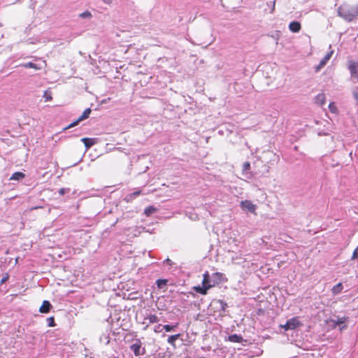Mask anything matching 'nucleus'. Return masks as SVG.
<instances>
[{"mask_svg":"<svg viewBox=\"0 0 358 358\" xmlns=\"http://www.w3.org/2000/svg\"><path fill=\"white\" fill-rule=\"evenodd\" d=\"M338 13L344 20L350 22L358 15V6L343 3L339 6Z\"/></svg>","mask_w":358,"mask_h":358,"instance_id":"1","label":"nucleus"},{"mask_svg":"<svg viewBox=\"0 0 358 358\" xmlns=\"http://www.w3.org/2000/svg\"><path fill=\"white\" fill-rule=\"evenodd\" d=\"M92 110L90 108H86L83 114L74 122L68 125L64 129H68L78 125L81 121L86 120L89 117Z\"/></svg>","mask_w":358,"mask_h":358,"instance_id":"2","label":"nucleus"},{"mask_svg":"<svg viewBox=\"0 0 358 358\" xmlns=\"http://www.w3.org/2000/svg\"><path fill=\"white\" fill-rule=\"evenodd\" d=\"M348 68L350 71L351 77L358 80V62L349 60Z\"/></svg>","mask_w":358,"mask_h":358,"instance_id":"3","label":"nucleus"},{"mask_svg":"<svg viewBox=\"0 0 358 358\" xmlns=\"http://www.w3.org/2000/svg\"><path fill=\"white\" fill-rule=\"evenodd\" d=\"M240 206L243 210H246L253 214H256L257 206L250 200L242 201Z\"/></svg>","mask_w":358,"mask_h":358,"instance_id":"4","label":"nucleus"},{"mask_svg":"<svg viewBox=\"0 0 358 358\" xmlns=\"http://www.w3.org/2000/svg\"><path fill=\"white\" fill-rule=\"evenodd\" d=\"M287 326H289V327L291 329H294L301 325V323L300 322L298 317H292V318L288 320L287 321Z\"/></svg>","mask_w":358,"mask_h":358,"instance_id":"5","label":"nucleus"},{"mask_svg":"<svg viewBox=\"0 0 358 358\" xmlns=\"http://www.w3.org/2000/svg\"><path fill=\"white\" fill-rule=\"evenodd\" d=\"M214 286V284H208V286H195L193 287L194 290H195L196 292L201 294L203 295H206L207 294L208 289L213 287Z\"/></svg>","mask_w":358,"mask_h":358,"instance_id":"6","label":"nucleus"},{"mask_svg":"<svg viewBox=\"0 0 358 358\" xmlns=\"http://www.w3.org/2000/svg\"><path fill=\"white\" fill-rule=\"evenodd\" d=\"M51 308V303L48 301L45 300L43 301L42 305L39 308V312L41 313H48L50 312Z\"/></svg>","mask_w":358,"mask_h":358,"instance_id":"7","label":"nucleus"},{"mask_svg":"<svg viewBox=\"0 0 358 358\" xmlns=\"http://www.w3.org/2000/svg\"><path fill=\"white\" fill-rule=\"evenodd\" d=\"M141 342L140 340H137L135 343L131 345V350L134 352L136 356H139L141 353Z\"/></svg>","mask_w":358,"mask_h":358,"instance_id":"8","label":"nucleus"},{"mask_svg":"<svg viewBox=\"0 0 358 358\" xmlns=\"http://www.w3.org/2000/svg\"><path fill=\"white\" fill-rule=\"evenodd\" d=\"M289 30L293 33L299 32L301 29V25L300 22L296 21L291 22L289 24Z\"/></svg>","mask_w":358,"mask_h":358,"instance_id":"9","label":"nucleus"},{"mask_svg":"<svg viewBox=\"0 0 358 358\" xmlns=\"http://www.w3.org/2000/svg\"><path fill=\"white\" fill-rule=\"evenodd\" d=\"M315 103H317L320 106L324 105L326 102V96H325L324 94L322 93V94H317L315 98Z\"/></svg>","mask_w":358,"mask_h":358,"instance_id":"10","label":"nucleus"},{"mask_svg":"<svg viewBox=\"0 0 358 358\" xmlns=\"http://www.w3.org/2000/svg\"><path fill=\"white\" fill-rule=\"evenodd\" d=\"M21 66L25 68V69H34L35 70H40L41 69V67L38 66L36 64L33 62H27L20 64Z\"/></svg>","mask_w":358,"mask_h":358,"instance_id":"11","label":"nucleus"},{"mask_svg":"<svg viewBox=\"0 0 358 358\" xmlns=\"http://www.w3.org/2000/svg\"><path fill=\"white\" fill-rule=\"evenodd\" d=\"M228 340L232 343H241L243 338L241 336L237 334H232L228 337Z\"/></svg>","mask_w":358,"mask_h":358,"instance_id":"12","label":"nucleus"},{"mask_svg":"<svg viewBox=\"0 0 358 358\" xmlns=\"http://www.w3.org/2000/svg\"><path fill=\"white\" fill-rule=\"evenodd\" d=\"M81 141L83 142L87 149L91 148L95 143V141L93 138H83Z\"/></svg>","mask_w":358,"mask_h":358,"instance_id":"13","label":"nucleus"},{"mask_svg":"<svg viewBox=\"0 0 358 358\" xmlns=\"http://www.w3.org/2000/svg\"><path fill=\"white\" fill-rule=\"evenodd\" d=\"M25 178V174L22 172H15L10 178L11 180H20Z\"/></svg>","mask_w":358,"mask_h":358,"instance_id":"14","label":"nucleus"},{"mask_svg":"<svg viewBox=\"0 0 358 358\" xmlns=\"http://www.w3.org/2000/svg\"><path fill=\"white\" fill-rule=\"evenodd\" d=\"M343 288V284L341 282H338V284H336V285H334L332 287L331 292L334 295H336L342 292Z\"/></svg>","mask_w":358,"mask_h":358,"instance_id":"15","label":"nucleus"},{"mask_svg":"<svg viewBox=\"0 0 358 358\" xmlns=\"http://www.w3.org/2000/svg\"><path fill=\"white\" fill-rule=\"evenodd\" d=\"M213 278H214V281H215V282L213 284L214 285L218 284L221 281H222V280L224 278V274L222 273H220V272H216L213 274Z\"/></svg>","mask_w":358,"mask_h":358,"instance_id":"16","label":"nucleus"},{"mask_svg":"<svg viewBox=\"0 0 358 358\" xmlns=\"http://www.w3.org/2000/svg\"><path fill=\"white\" fill-rule=\"evenodd\" d=\"M180 336V334L170 336L168 338V343L171 344L174 348H176V341L178 340Z\"/></svg>","mask_w":358,"mask_h":358,"instance_id":"17","label":"nucleus"},{"mask_svg":"<svg viewBox=\"0 0 358 358\" xmlns=\"http://www.w3.org/2000/svg\"><path fill=\"white\" fill-rule=\"evenodd\" d=\"M208 284H210V275H209L208 272L206 271L203 275L202 285L208 286Z\"/></svg>","mask_w":358,"mask_h":358,"instance_id":"18","label":"nucleus"},{"mask_svg":"<svg viewBox=\"0 0 358 358\" xmlns=\"http://www.w3.org/2000/svg\"><path fill=\"white\" fill-rule=\"evenodd\" d=\"M328 62V61L324 57L319 63L317 66H315V71L318 72L322 69Z\"/></svg>","mask_w":358,"mask_h":358,"instance_id":"19","label":"nucleus"},{"mask_svg":"<svg viewBox=\"0 0 358 358\" xmlns=\"http://www.w3.org/2000/svg\"><path fill=\"white\" fill-rule=\"evenodd\" d=\"M43 98L45 101H50L52 100V92L50 90H47L43 92Z\"/></svg>","mask_w":358,"mask_h":358,"instance_id":"20","label":"nucleus"},{"mask_svg":"<svg viewBox=\"0 0 358 358\" xmlns=\"http://www.w3.org/2000/svg\"><path fill=\"white\" fill-rule=\"evenodd\" d=\"M141 194V190H138V191H136L131 194H129L127 196V200L128 201H131L133 200L134 199H135L136 196H139L140 194Z\"/></svg>","mask_w":358,"mask_h":358,"instance_id":"21","label":"nucleus"},{"mask_svg":"<svg viewBox=\"0 0 358 358\" xmlns=\"http://www.w3.org/2000/svg\"><path fill=\"white\" fill-rule=\"evenodd\" d=\"M157 211L156 208L154 206H148L144 210V213L146 216H150V215L153 214Z\"/></svg>","mask_w":358,"mask_h":358,"instance_id":"22","label":"nucleus"},{"mask_svg":"<svg viewBox=\"0 0 358 358\" xmlns=\"http://www.w3.org/2000/svg\"><path fill=\"white\" fill-rule=\"evenodd\" d=\"M47 322L48 327H53L56 325L55 322V317L53 316L47 318Z\"/></svg>","mask_w":358,"mask_h":358,"instance_id":"23","label":"nucleus"},{"mask_svg":"<svg viewBox=\"0 0 358 358\" xmlns=\"http://www.w3.org/2000/svg\"><path fill=\"white\" fill-rule=\"evenodd\" d=\"M329 110L333 113H338L337 107L336 106V104L334 102H331L329 103Z\"/></svg>","mask_w":358,"mask_h":358,"instance_id":"24","label":"nucleus"},{"mask_svg":"<svg viewBox=\"0 0 358 358\" xmlns=\"http://www.w3.org/2000/svg\"><path fill=\"white\" fill-rule=\"evenodd\" d=\"M148 319L150 323H155L159 322V318L156 315H150L148 316Z\"/></svg>","mask_w":358,"mask_h":358,"instance_id":"25","label":"nucleus"},{"mask_svg":"<svg viewBox=\"0 0 358 358\" xmlns=\"http://www.w3.org/2000/svg\"><path fill=\"white\" fill-rule=\"evenodd\" d=\"M79 17L81 18H90L92 17V14L89 10H86L79 14Z\"/></svg>","mask_w":358,"mask_h":358,"instance_id":"26","label":"nucleus"},{"mask_svg":"<svg viewBox=\"0 0 358 358\" xmlns=\"http://www.w3.org/2000/svg\"><path fill=\"white\" fill-rule=\"evenodd\" d=\"M177 326H178V324H176L175 326H171L169 324H165V325L163 326V328L165 329L166 331L169 332V331L173 330V329L175 327H176Z\"/></svg>","mask_w":358,"mask_h":358,"instance_id":"27","label":"nucleus"},{"mask_svg":"<svg viewBox=\"0 0 358 358\" xmlns=\"http://www.w3.org/2000/svg\"><path fill=\"white\" fill-rule=\"evenodd\" d=\"M357 259H358V246L353 251L352 257H351L352 260H355Z\"/></svg>","mask_w":358,"mask_h":358,"instance_id":"28","label":"nucleus"},{"mask_svg":"<svg viewBox=\"0 0 358 358\" xmlns=\"http://www.w3.org/2000/svg\"><path fill=\"white\" fill-rule=\"evenodd\" d=\"M250 163L249 162H244L243 164V171H247L250 170Z\"/></svg>","mask_w":358,"mask_h":358,"instance_id":"29","label":"nucleus"},{"mask_svg":"<svg viewBox=\"0 0 358 358\" xmlns=\"http://www.w3.org/2000/svg\"><path fill=\"white\" fill-rule=\"evenodd\" d=\"M9 279V274L8 273H6L3 275V277L0 280V285L3 284Z\"/></svg>","mask_w":358,"mask_h":358,"instance_id":"30","label":"nucleus"},{"mask_svg":"<svg viewBox=\"0 0 358 358\" xmlns=\"http://www.w3.org/2000/svg\"><path fill=\"white\" fill-rule=\"evenodd\" d=\"M166 283H167L166 280H158L157 281V284L159 287H162V285H166Z\"/></svg>","mask_w":358,"mask_h":358,"instance_id":"31","label":"nucleus"},{"mask_svg":"<svg viewBox=\"0 0 358 358\" xmlns=\"http://www.w3.org/2000/svg\"><path fill=\"white\" fill-rule=\"evenodd\" d=\"M334 53V50H331L329 51L324 57L327 60L329 61L331 57H332V55Z\"/></svg>","mask_w":358,"mask_h":358,"instance_id":"32","label":"nucleus"},{"mask_svg":"<svg viewBox=\"0 0 358 358\" xmlns=\"http://www.w3.org/2000/svg\"><path fill=\"white\" fill-rule=\"evenodd\" d=\"M103 3L108 4V5H110L113 2V0H102Z\"/></svg>","mask_w":358,"mask_h":358,"instance_id":"33","label":"nucleus"},{"mask_svg":"<svg viewBox=\"0 0 358 358\" xmlns=\"http://www.w3.org/2000/svg\"><path fill=\"white\" fill-rule=\"evenodd\" d=\"M283 329H285V330H289V329H291L289 326H287V322H286V324L285 325H282L281 326Z\"/></svg>","mask_w":358,"mask_h":358,"instance_id":"34","label":"nucleus"},{"mask_svg":"<svg viewBox=\"0 0 358 358\" xmlns=\"http://www.w3.org/2000/svg\"><path fill=\"white\" fill-rule=\"evenodd\" d=\"M160 327H161V324H159V325L155 328V332H160V331H161V330L159 329H160Z\"/></svg>","mask_w":358,"mask_h":358,"instance_id":"35","label":"nucleus"},{"mask_svg":"<svg viewBox=\"0 0 358 358\" xmlns=\"http://www.w3.org/2000/svg\"><path fill=\"white\" fill-rule=\"evenodd\" d=\"M59 193H60V194H64V189H61L59 190Z\"/></svg>","mask_w":358,"mask_h":358,"instance_id":"36","label":"nucleus"},{"mask_svg":"<svg viewBox=\"0 0 358 358\" xmlns=\"http://www.w3.org/2000/svg\"><path fill=\"white\" fill-rule=\"evenodd\" d=\"M17 261H18V258H16V259H15V264H17Z\"/></svg>","mask_w":358,"mask_h":358,"instance_id":"37","label":"nucleus"},{"mask_svg":"<svg viewBox=\"0 0 358 358\" xmlns=\"http://www.w3.org/2000/svg\"><path fill=\"white\" fill-rule=\"evenodd\" d=\"M113 358H117V357H113Z\"/></svg>","mask_w":358,"mask_h":358,"instance_id":"38","label":"nucleus"}]
</instances>
